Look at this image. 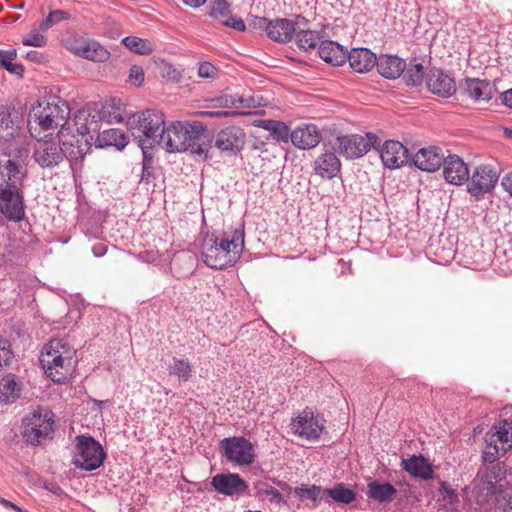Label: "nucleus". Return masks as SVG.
<instances>
[{"mask_svg":"<svg viewBox=\"0 0 512 512\" xmlns=\"http://www.w3.org/2000/svg\"><path fill=\"white\" fill-rule=\"evenodd\" d=\"M244 248V231L236 229L230 238L226 233H208L201 245L204 263L216 270L233 265Z\"/></svg>","mask_w":512,"mask_h":512,"instance_id":"f257e3e1","label":"nucleus"},{"mask_svg":"<svg viewBox=\"0 0 512 512\" xmlns=\"http://www.w3.org/2000/svg\"><path fill=\"white\" fill-rule=\"evenodd\" d=\"M75 348L62 338L51 339L44 345L40 363L46 375L57 383L66 382L75 368Z\"/></svg>","mask_w":512,"mask_h":512,"instance_id":"f03ea898","label":"nucleus"},{"mask_svg":"<svg viewBox=\"0 0 512 512\" xmlns=\"http://www.w3.org/2000/svg\"><path fill=\"white\" fill-rule=\"evenodd\" d=\"M127 128L146 158L149 149L163 143L166 132L165 117L159 110L146 109L129 116Z\"/></svg>","mask_w":512,"mask_h":512,"instance_id":"7ed1b4c3","label":"nucleus"},{"mask_svg":"<svg viewBox=\"0 0 512 512\" xmlns=\"http://www.w3.org/2000/svg\"><path fill=\"white\" fill-rule=\"evenodd\" d=\"M70 116L68 103L60 97H51L34 107L29 119V131L36 138L40 131L60 129L57 137L63 135Z\"/></svg>","mask_w":512,"mask_h":512,"instance_id":"20e7f679","label":"nucleus"},{"mask_svg":"<svg viewBox=\"0 0 512 512\" xmlns=\"http://www.w3.org/2000/svg\"><path fill=\"white\" fill-rule=\"evenodd\" d=\"M205 128L201 124L173 123L166 127L162 147L168 152L202 155L205 152Z\"/></svg>","mask_w":512,"mask_h":512,"instance_id":"39448f33","label":"nucleus"},{"mask_svg":"<svg viewBox=\"0 0 512 512\" xmlns=\"http://www.w3.org/2000/svg\"><path fill=\"white\" fill-rule=\"evenodd\" d=\"M54 414L46 408H38L28 413L22 422V435L27 442L41 443L53 433Z\"/></svg>","mask_w":512,"mask_h":512,"instance_id":"423d86ee","label":"nucleus"},{"mask_svg":"<svg viewBox=\"0 0 512 512\" xmlns=\"http://www.w3.org/2000/svg\"><path fill=\"white\" fill-rule=\"evenodd\" d=\"M486 446L483 450V460L488 463L496 461L499 455L505 454L512 448V421L501 420L486 433Z\"/></svg>","mask_w":512,"mask_h":512,"instance_id":"0eeeda50","label":"nucleus"},{"mask_svg":"<svg viewBox=\"0 0 512 512\" xmlns=\"http://www.w3.org/2000/svg\"><path fill=\"white\" fill-rule=\"evenodd\" d=\"M73 456V464L82 470L99 468L106 457L103 447L91 436H78Z\"/></svg>","mask_w":512,"mask_h":512,"instance_id":"6e6552de","label":"nucleus"},{"mask_svg":"<svg viewBox=\"0 0 512 512\" xmlns=\"http://www.w3.org/2000/svg\"><path fill=\"white\" fill-rule=\"evenodd\" d=\"M24 194L21 185L0 190V224L4 220L18 223L25 219Z\"/></svg>","mask_w":512,"mask_h":512,"instance_id":"1a4fd4ad","label":"nucleus"},{"mask_svg":"<svg viewBox=\"0 0 512 512\" xmlns=\"http://www.w3.org/2000/svg\"><path fill=\"white\" fill-rule=\"evenodd\" d=\"M219 449L229 463L250 465L255 460V450L250 440L242 436L227 437L220 441Z\"/></svg>","mask_w":512,"mask_h":512,"instance_id":"9d476101","label":"nucleus"},{"mask_svg":"<svg viewBox=\"0 0 512 512\" xmlns=\"http://www.w3.org/2000/svg\"><path fill=\"white\" fill-rule=\"evenodd\" d=\"M337 150L347 159H355L365 155L371 148H376L378 137L373 133L365 136L353 134L337 137Z\"/></svg>","mask_w":512,"mask_h":512,"instance_id":"9b49d317","label":"nucleus"},{"mask_svg":"<svg viewBox=\"0 0 512 512\" xmlns=\"http://www.w3.org/2000/svg\"><path fill=\"white\" fill-rule=\"evenodd\" d=\"M32 157L41 168L51 169L63 161L64 154L59 142L53 139H39L34 145Z\"/></svg>","mask_w":512,"mask_h":512,"instance_id":"f8f14e48","label":"nucleus"},{"mask_svg":"<svg viewBox=\"0 0 512 512\" xmlns=\"http://www.w3.org/2000/svg\"><path fill=\"white\" fill-rule=\"evenodd\" d=\"M246 143V134L238 126H228L221 129L215 137V147L221 152L236 154L240 152Z\"/></svg>","mask_w":512,"mask_h":512,"instance_id":"ddd939ff","label":"nucleus"},{"mask_svg":"<svg viewBox=\"0 0 512 512\" xmlns=\"http://www.w3.org/2000/svg\"><path fill=\"white\" fill-rule=\"evenodd\" d=\"M211 486L218 493L228 497H239L243 495L248 485L237 473H221L211 478Z\"/></svg>","mask_w":512,"mask_h":512,"instance_id":"4468645a","label":"nucleus"},{"mask_svg":"<svg viewBox=\"0 0 512 512\" xmlns=\"http://www.w3.org/2000/svg\"><path fill=\"white\" fill-rule=\"evenodd\" d=\"M498 180L497 172L490 166L482 165L477 167L468 185V192L476 198L482 197L490 192Z\"/></svg>","mask_w":512,"mask_h":512,"instance_id":"2eb2a0df","label":"nucleus"},{"mask_svg":"<svg viewBox=\"0 0 512 512\" xmlns=\"http://www.w3.org/2000/svg\"><path fill=\"white\" fill-rule=\"evenodd\" d=\"M291 426L296 434L309 440L318 439L324 428L323 420L311 411H303Z\"/></svg>","mask_w":512,"mask_h":512,"instance_id":"dca6fc26","label":"nucleus"},{"mask_svg":"<svg viewBox=\"0 0 512 512\" xmlns=\"http://www.w3.org/2000/svg\"><path fill=\"white\" fill-rule=\"evenodd\" d=\"M208 15L219 23L243 32L246 29L244 21L232 14L231 5L226 0H214L209 7Z\"/></svg>","mask_w":512,"mask_h":512,"instance_id":"f3484780","label":"nucleus"},{"mask_svg":"<svg viewBox=\"0 0 512 512\" xmlns=\"http://www.w3.org/2000/svg\"><path fill=\"white\" fill-rule=\"evenodd\" d=\"M379 152L383 165L388 169L400 168L408 162V150L399 141H386Z\"/></svg>","mask_w":512,"mask_h":512,"instance_id":"a211bd4d","label":"nucleus"},{"mask_svg":"<svg viewBox=\"0 0 512 512\" xmlns=\"http://www.w3.org/2000/svg\"><path fill=\"white\" fill-rule=\"evenodd\" d=\"M445 158L446 156L440 147L429 146L421 148L412 157V162L420 170L434 172L443 166Z\"/></svg>","mask_w":512,"mask_h":512,"instance_id":"6ab92c4d","label":"nucleus"},{"mask_svg":"<svg viewBox=\"0 0 512 512\" xmlns=\"http://www.w3.org/2000/svg\"><path fill=\"white\" fill-rule=\"evenodd\" d=\"M428 89L443 98L452 96L456 91L454 78L439 69H431L426 79Z\"/></svg>","mask_w":512,"mask_h":512,"instance_id":"aec40b11","label":"nucleus"},{"mask_svg":"<svg viewBox=\"0 0 512 512\" xmlns=\"http://www.w3.org/2000/svg\"><path fill=\"white\" fill-rule=\"evenodd\" d=\"M322 139V133L314 124L298 126L291 132L292 144L302 150L316 147Z\"/></svg>","mask_w":512,"mask_h":512,"instance_id":"412c9836","label":"nucleus"},{"mask_svg":"<svg viewBox=\"0 0 512 512\" xmlns=\"http://www.w3.org/2000/svg\"><path fill=\"white\" fill-rule=\"evenodd\" d=\"M445 180L453 185H461L469 179V169L458 155H449L443 163Z\"/></svg>","mask_w":512,"mask_h":512,"instance_id":"4be33fe9","label":"nucleus"},{"mask_svg":"<svg viewBox=\"0 0 512 512\" xmlns=\"http://www.w3.org/2000/svg\"><path fill=\"white\" fill-rule=\"evenodd\" d=\"M401 466L409 475L420 480L428 481L435 476L432 464L423 455H412L403 458Z\"/></svg>","mask_w":512,"mask_h":512,"instance_id":"5701e85b","label":"nucleus"},{"mask_svg":"<svg viewBox=\"0 0 512 512\" xmlns=\"http://www.w3.org/2000/svg\"><path fill=\"white\" fill-rule=\"evenodd\" d=\"M22 118L18 112L8 106L0 105V141L8 142L15 138L20 129Z\"/></svg>","mask_w":512,"mask_h":512,"instance_id":"b1692460","label":"nucleus"},{"mask_svg":"<svg viewBox=\"0 0 512 512\" xmlns=\"http://www.w3.org/2000/svg\"><path fill=\"white\" fill-rule=\"evenodd\" d=\"M21 166L11 160L7 154H0V190L22 183Z\"/></svg>","mask_w":512,"mask_h":512,"instance_id":"393cba45","label":"nucleus"},{"mask_svg":"<svg viewBox=\"0 0 512 512\" xmlns=\"http://www.w3.org/2000/svg\"><path fill=\"white\" fill-rule=\"evenodd\" d=\"M461 87L474 101H489L495 92L494 86L489 81L478 78H466Z\"/></svg>","mask_w":512,"mask_h":512,"instance_id":"a878e982","label":"nucleus"},{"mask_svg":"<svg viewBox=\"0 0 512 512\" xmlns=\"http://www.w3.org/2000/svg\"><path fill=\"white\" fill-rule=\"evenodd\" d=\"M267 36L279 43H287L291 41L295 34V24L292 20L278 18L270 21L266 26Z\"/></svg>","mask_w":512,"mask_h":512,"instance_id":"bb28decb","label":"nucleus"},{"mask_svg":"<svg viewBox=\"0 0 512 512\" xmlns=\"http://www.w3.org/2000/svg\"><path fill=\"white\" fill-rule=\"evenodd\" d=\"M99 119V111L92 112L88 109H81L75 113L73 122L77 133L83 137L100 130Z\"/></svg>","mask_w":512,"mask_h":512,"instance_id":"cd10ccee","label":"nucleus"},{"mask_svg":"<svg viewBox=\"0 0 512 512\" xmlns=\"http://www.w3.org/2000/svg\"><path fill=\"white\" fill-rule=\"evenodd\" d=\"M375 65L379 74L387 79L398 78L406 68L405 61L394 55H381Z\"/></svg>","mask_w":512,"mask_h":512,"instance_id":"c85d7f7f","label":"nucleus"},{"mask_svg":"<svg viewBox=\"0 0 512 512\" xmlns=\"http://www.w3.org/2000/svg\"><path fill=\"white\" fill-rule=\"evenodd\" d=\"M376 55L367 48H354L347 58L351 68L358 73L370 71L376 63Z\"/></svg>","mask_w":512,"mask_h":512,"instance_id":"c756f323","label":"nucleus"},{"mask_svg":"<svg viewBox=\"0 0 512 512\" xmlns=\"http://www.w3.org/2000/svg\"><path fill=\"white\" fill-rule=\"evenodd\" d=\"M341 169V163L334 152H325L318 156L314 162L315 173L322 178L331 179Z\"/></svg>","mask_w":512,"mask_h":512,"instance_id":"7c9ffc66","label":"nucleus"},{"mask_svg":"<svg viewBox=\"0 0 512 512\" xmlns=\"http://www.w3.org/2000/svg\"><path fill=\"white\" fill-rule=\"evenodd\" d=\"M318 54L325 62L334 66L342 65L347 58V52L337 42L324 40L320 42Z\"/></svg>","mask_w":512,"mask_h":512,"instance_id":"2f4dec72","label":"nucleus"},{"mask_svg":"<svg viewBox=\"0 0 512 512\" xmlns=\"http://www.w3.org/2000/svg\"><path fill=\"white\" fill-rule=\"evenodd\" d=\"M59 144L61 143V150L63 151L64 157L69 161H78L84 158L88 146L87 140L83 143L82 140L76 138L74 135L71 139H65V134L57 137Z\"/></svg>","mask_w":512,"mask_h":512,"instance_id":"473e14b6","label":"nucleus"},{"mask_svg":"<svg viewBox=\"0 0 512 512\" xmlns=\"http://www.w3.org/2000/svg\"><path fill=\"white\" fill-rule=\"evenodd\" d=\"M22 383L14 374H7L0 378V403L15 402L21 394Z\"/></svg>","mask_w":512,"mask_h":512,"instance_id":"72a5a7b5","label":"nucleus"},{"mask_svg":"<svg viewBox=\"0 0 512 512\" xmlns=\"http://www.w3.org/2000/svg\"><path fill=\"white\" fill-rule=\"evenodd\" d=\"M366 495L379 503H390L395 500L397 490L390 483H380L376 480L367 484Z\"/></svg>","mask_w":512,"mask_h":512,"instance_id":"f704fd0d","label":"nucleus"},{"mask_svg":"<svg viewBox=\"0 0 512 512\" xmlns=\"http://www.w3.org/2000/svg\"><path fill=\"white\" fill-rule=\"evenodd\" d=\"M100 113V119L107 123H121L126 116V105L121 99L111 98L105 102Z\"/></svg>","mask_w":512,"mask_h":512,"instance_id":"c9c22d12","label":"nucleus"},{"mask_svg":"<svg viewBox=\"0 0 512 512\" xmlns=\"http://www.w3.org/2000/svg\"><path fill=\"white\" fill-rule=\"evenodd\" d=\"M76 52L83 58L97 62L106 61L110 56L108 50L94 40L83 41Z\"/></svg>","mask_w":512,"mask_h":512,"instance_id":"e433bc0d","label":"nucleus"},{"mask_svg":"<svg viewBox=\"0 0 512 512\" xmlns=\"http://www.w3.org/2000/svg\"><path fill=\"white\" fill-rule=\"evenodd\" d=\"M257 127L268 131L271 137L277 142H285L291 140V132L289 127L282 121L264 119L257 121Z\"/></svg>","mask_w":512,"mask_h":512,"instance_id":"4c0bfd02","label":"nucleus"},{"mask_svg":"<svg viewBox=\"0 0 512 512\" xmlns=\"http://www.w3.org/2000/svg\"><path fill=\"white\" fill-rule=\"evenodd\" d=\"M99 147L115 146L117 149L122 150L128 144L127 135L120 129L111 128L101 131L96 139Z\"/></svg>","mask_w":512,"mask_h":512,"instance_id":"58836bf2","label":"nucleus"},{"mask_svg":"<svg viewBox=\"0 0 512 512\" xmlns=\"http://www.w3.org/2000/svg\"><path fill=\"white\" fill-rule=\"evenodd\" d=\"M169 374L180 382H188L193 376V365L186 358L173 357L168 365Z\"/></svg>","mask_w":512,"mask_h":512,"instance_id":"ea45409f","label":"nucleus"},{"mask_svg":"<svg viewBox=\"0 0 512 512\" xmlns=\"http://www.w3.org/2000/svg\"><path fill=\"white\" fill-rule=\"evenodd\" d=\"M262 96L255 95V94H248V95H235L230 96L225 100V105L228 106V103L231 107L234 108H243V109H253L258 108L262 105Z\"/></svg>","mask_w":512,"mask_h":512,"instance_id":"a19ab883","label":"nucleus"},{"mask_svg":"<svg viewBox=\"0 0 512 512\" xmlns=\"http://www.w3.org/2000/svg\"><path fill=\"white\" fill-rule=\"evenodd\" d=\"M324 492L325 495L332 498L335 502L343 504H350L356 498L355 492L347 488L343 483H338L333 488H326Z\"/></svg>","mask_w":512,"mask_h":512,"instance_id":"79ce46f5","label":"nucleus"},{"mask_svg":"<svg viewBox=\"0 0 512 512\" xmlns=\"http://www.w3.org/2000/svg\"><path fill=\"white\" fill-rule=\"evenodd\" d=\"M294 35L296 36L297 46L306 52L315 49L320 41L319 32L309 29H300Z\"/></svg>","mask_w":512,"mask_h":512,"instance_id":"37998d69","label":"nucleus"},{"mask_svg":"<svg viewBox=\"0 0 512 512\" xmlns=\"http://www.w3.org/2000/svg\"><path fill=\"white\" fill-rule=\"evenodd\" d=\"M294 493L300 499H310L313 501L314 506H317L321 501L324 500V489L316 485H305L302 484L294 489Z\"/></svg>","mask_w":512,"mask_h":512,"instance_id":"c03bdc74","label":"nucleus"},{"mask_svg":"<svg viewBox=\"0 0 512 512\" xmlns=\"http://www.w3.org/2000/svg\"><path fill=\"white\" fill-rule=\"evenodd\" d=\"M122 42L130 51L140 55H148L154 50L151 41L136 36H127Z\"/></svg>","mask_w":512,"mask_h":512,"instance_id":"a18cd8bd","label":"nucleus"},{"mask_svg":"<svg viewBox=\"0 0 512 512\" xmlns=\"http://www.w3.org/2000/svg\"><path fill=\"white\" fill-rule=\"evenodd\" d=\"M16 57V50H0V66L11 74L22 76L24 73L23 66L13 62Z\"/></svg>","mask_w":512,"mask_h":512,"instance_id":"49530a36","label":"nucleus"},{"mask_svg":"<svg viewBox=\"0 0 512 512\" xmlns=\"http://www.w3.org/2000/svg\"><path fill=\"white\" fill-rule=\"evenodd\" d=\"M256 488L258 497L267 499L271 504L277 506L286 504L282 494L273 486L267 483H259Z\"/></svg>","mask_w":512,"mask_h":512,"instance_id":"de8ad7c7","label":"nucleus"},{"mask_svg":"<svg viewBox=\"0 0 512 512\" xmlns=\"http://www.w3.org/2000/svg\"><path fill=\"white\" fill-rule=\"evenodd\" d=\"M439 494L444 503V506L450 510H457L459 507V496L457 492L445 481H440Z\"/></svg>","mask_w":512,"mask_h":512,"instance_id":"09e8293b","label":"nucleus"},{"mask_svg":"<svg viewBox=\"0 0 512 512\" xmlns=\"http://www.w3.org/2000/svg\"><path fill=\"white\" fill-rule=\"evenodd\" d=\"M45 32L40 30V25L31 30V32L22 39V43L25 46L32 47H43L47 42V38L45 37Z\"/></svg>","mask_w":512,"mask_h":512,"instance_id":"8fccbe9b","label":"nucleus"},{"mask_svg":"<svg viewBox=\"0 0 512 512\" xmlns=\"http://www.w3.org/2000/svg\"><path fill=\"white\" fill-rule=\"evenodd\" d=\"M405 78L408 85H420L423 81V65L421 63L410 65L405 74Z\"/></svg>","mask_w":512,"mask_h":512,"instance_id":"3c124183","label":"nucleus"},{"mask_svg":"<svg viewBox=\"0 0 512 512\" xmlns=\"http://www.w3.org/2000/svg\"><path fill=\"white\" fill-rule=\"evenodd\" d=\"M69 18V14L63 10H54L40 23V30L47 31L55 24Z\"/></svg>","mask_w":512,"mask_h":512,"instance_id":"603ef678","label":"nucleus"},{"mask_svg":"<svg viewBox=\"0 0 512 512\" xmlns=\"http://www.w3.org/2000/svg\"><path fill=\"white\" fill-rule=\"evenodd\" d=\"M12 355L10 343L0 336V368L8 365Z\"/></svg>","mask_w":512,"mask_h":512,"instance_id":"864d4df0","label":"nucleus"},{"mask_svg":"<svg viewBox=\"0 0 512 512\" xmlns=\"http://www.w3.org/2000/svg\"><path fill=\"white\" fill-rule=\"evenodd\" d=\"M217 73V68L210 62H202L198 66V75L201 78H215Z\"/></svg>","mask_w":512,"mask_h":512,"instance_id":"5fc2aeb1","label":"nucleus"},{"mask_svg":"<svg viewBox=\"0 0 512 512\" xmlns=\"http://www.w3.org/2000/svg\"><path fill=\"white\" fill-rule=\"evenodd\" d=\"M129 79L133 85L137 87L141 86L144 82V71L142 67L133 65L129 71Z\"/></svg>","mask_w":512,"mask_h":512,"instance_id":"6e6d98bb","label":"nucleus"},{"mask_svg":"<svg viewBox=\"0 0 512 512\" xmlns=\"http://www.w3.org/2000/svg\"><path fill=\"white\" fill-rule=\"evenodd\" d=\"M107 252V245L104 243H96L92 247V253L95 257H102Z\"/></svg>","mask_w":512,"mask_h":512,"instance_id":"4d7b16f0","label":"nucleus"},{"mask_svg":"<svg viewBox=\"0 0 512 512\" xmlns=\"http://www.w3.org/2000/svg\"><path fill=\"white\" fill-rule=\"evenodd\" d=\"M502 186L512 196V172L502 179Z\"/></svg>","mask_w":512,"mask_h":512,"instance_id":"13d9d810","label":"nucleus"},{"mask_svg":"<svg viewBox=\"0 0 512 512\" xmlns=\"http://www.w3.org/2000/svg\"><path fill=\"white\" fill-rule=\"evenodd\" d=\"M502 103L512 108V89H509L501 94Z\"/></svg>","mask_w":512,"mask_h":512,"instance_id":"bf43d9fd","label":"nucleus"},{"mask_svg":"<svg viewBox=\"0 0 512 512\" xmlns=\"http://www.w3.org/2000/svg\"><path fill=\"white\" fill-rule=\"evenodd\" d=\"M1 503L6 507V508H9V509H12L16 512H28L26 509H23L21 507H19L18 505H16L15 503L9 501V500H6L4 498L1 499Z\"/></svg>","mask_w":512,"mask_h":512,"instance_id":"052dcab7","label":"nucleus"},{"mask_svg":"<svg viewBox=\"0 0 512 512\" xmlns=\"http://www.w3.org/2000/svg\"><path fill=\"white\" fill-rule=\"evenodd\" d=\"M307 23H308V20L301 15H297L295 21H293V24H295V29L296 28L300 29L302 26L305 27L307 25Z\"/></svg>","mask_w":512,"mask_h":512,"instance_id":"680f3d73","label":"nucleus"},{"mask_svg":"<svg viewBox=\"0 0 512 512\" xmlns=\"http://www.w3.org/2000/svg\"><path fill=\"white\" fill-rule=\"evenodd\" d=\"M182 1L184 4H186L190 7H193V8L200 7L206 2V0H182Z\"/></svg>","mask_w":512,"mask_h":512,"instance_id":"e2e57ef3","label":"nucleus"},{"mask_svg":"<svg viewBox=\"0 0 512 512\" xmlns=\"http://www.w3.org/2000/svg\"><path fill=\"white\" fill-rule=\"evenodd\" d=\"M39 53L37 51H30L27 53V58H29L32 61L37 60Z\"/></svg>","mask_w":512,"mask_h":512,"instance_id":"0e129e2a","label":"nucleus"},{"mask_svg":"<svg viewBox=\"0 0 512 512\" xmlns=\"http://www.w3.org/2000/svg\"><path fill=\"white\" fill-rule=\"evenodd\" d=\"M137 257H138V259H139V260H141V261H144V260H145V261H148V259L144 258L143 253H140Z\"/></svg>","mask_w":512,"mask_h":512,"instance_id":"69168bd1","label":"nucleus"},{"mask_svg":"<svg viewBox=\"0 0 512 512\" xmlns=\"http://www.w3.org/2000/svg\"><path fill=\"white\" fill-rule=\"evenodd\" d=\"M229 113L228 112H217L216 115H224V116H227Z\"/></svg>","mask_w":512,"mask_h":512,"instance_id":"338daca9","label":"nucleus"}]
</instances>
